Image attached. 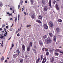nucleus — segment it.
I'll list each match as a JSON object with an SVG mask.
<instances>
[{"label":"nucleus","mask_w":63,"mask_h":63,"mask_svg":"<svg viewBox=\"0 0 63 63\" xmlns=\"http://www.w3.org/2000/svg\"><path fill=\"white\" fill-rule=\"evenodd\" d=\"M55 7L57 10H59V7L58 6V5H57V4H56L55 5Z\"/></svg>","instance_id":"nucleus-6"},{"label":"nucleus","mask_w":63,"mask_h":63,"mask_svg":"<svg viewBox=\"0 0 63 63\" xmlns=\"http://www.w3.org/2000/svg\"><path fill=\"white\" fill-rule=\"evenodd\" d=\"M40 58H38L37 60L36 61V63H39V62H40L39 60H40Z\"/></svg>","instance_id":"nucleus-15"},{"label":"nucleus","mask_w":63,"mask_h":63,"mask_svg":"<svg viewBox=\"0 0 63 63\" xmlns=\"http://www.w3.org/2000/svg\"><path fill=\"white\" fill-rule=\"evenodd\" d=\"M31 4H33L34 3V1L33 0H31Z\"/></svg>","instance_id":"nucleus-23"},{"label":"nucleus","mask_w":63,"mask_h":63,"mask_svg":"<svg viewBox=\"0 0 63 63\" xmlns=\"http://www.w3.org/2000/svg\"><path fill=\"white\" fill-rule=\"evenodd\" d=\"M27 50L28 51H30V47H27Z\"/></svg>","instance_id":"nucleus-20"},{"label":"nucleus","mask_w":63,"mask_h":63,"mask_svg":"<svg viewBox=\"0 0 63 63\" xmlns=\"http://www.w3.org/2000/svg\"><path fill=\"white\" fill-rule=\"evenodd\" d=\"M24 8L23 7V8L22 9V11H23L24 10V9H23Z\"/></svg>","instance_id":"nucleus-53"},{"label":"nucleus","mask_w":63,"mask_h":63,"mask_svg":"<svg viewBox=\"0 0 63 63\" xmlns=\"http://www.w3.org/2000/svg\"><path fill=\"white\" fill-rule=\"evenodd\" d=\"M48 50L46 48H45V51H46V52Z\"/></svg>","instance_id":"nucleus-38"},{"label":"nucleus","mask_w":63,"mask_h":63,"mask_svg":"<svg viewBox=\"0 0 63 63\" xmlns=\"http://www.w3.org/2000/svg\"><path fill=\"white\" fill-rule=\"evenodd\" d=\"M25 3H27V1L26 0L25 1Z\"/></svg>","instance_id":"nucleus-56"},{"label":"nucleus","mask_w":63,"mask_h":63,"mask_svg":"<svg viewBox=\"0 0 63 63\" xmlns=\"http://www.w3.org/2000/svg\"><path fill=\"white\" fill-rule=\"evenodd\" d=\"M51 42H52V40L51 39L50 37H48L45 40V42L46 44H48L51 43Z\"/></svg>","instance_id":"nucleus-1"},{"label":"nucleus","mask_w":63,"mask_h":63,"mask_svg":"<svg viewBox=\"0 0 63 63\" xmlns=\"http://www.w3.org/2000/svg\"><path fill=\"white\" fill-rule=\"evenodd\" d=\"M49 35L51 37H52V34L50 33H49Z\"/></svg>","instance_id":"nucleus-29"},{"label":"nucleus","mask_w":63,"mask_h":63,"mask_svg":"<svg viewBox=\"0 0 63 63\" xmlns=\"http://www.w3.org/2000/svg\"><path fill=\"white\" fill-rule=\"evenodd\" d=\"M51 52H53V50H51L50 51Z\"/></svg>","instance_id":"nucleus-46"},{"label":"nucleus","mask_w":63,"mask_h":63,"mask_svg":"<svg viewBox=\"0 0 63 63\" xmlns=\"http://www.w3.org/2000/svg\"><path fill=\"white\" fill-rule=\"evenodd\" d=\"M21 26L20 27V28H21V27H22V24H21Z\"/></svg>","instance_id":"nucleus-54"},{"label":"nucleus","mask_w":63,"mask_h":63,"mask_svg":"<svg viewBox=\"0 0 63 63\" xmlns=\"http://www.w3.org/2000/svg\"><path fill=\"white\" fill-rule=\"evenodd\" d=\"M49 52L48 51L46 53V55L47 56H48L49 55Z\"/></svg>","instance_id":"nucleus-25"},{"label":"nucleus","mask_w":63,"mask_h":63,"mask_svg":"<svg viewBox=\"0 0 63 63\" xmlns=\"http://www.w3.org/2000/svg\"><path fill=\"white\" fill-rule=\"evenodd\" d=\"M49 25L50 27L53 28L54 26V24L53 23L52 21H50L49 22Z\"/></svg>","instance_id":"nucleus-2"},{"label":"nucleus","mask_w":63,"mask_h":63,"mask_svg":"<svg viewBox=\"0 0 63 63\" xmlns=\"http://www.w3.org/2000/svg\"><path fill=\"white\" fill-rule=\"evenodd\" d=\"M42 3L43 5H45L46 4V3H45V1L44 0L42 1Z\"/></svg>","instance_id":"nucleus-13"},{"label":"nucleus","mask_w":63,"mask_h":63,"mask_svg":"<svg viewBox=\"0 0 63 63\" xmlns=\"http://www.w3.org/2000/svg\"><path fill=\"white\" fill-rule=\"evenodd\" d=\"M55 54L56 56H58L59 55V53H55Z\"/></svg>","instance_id":"nucleus-31"},{"label":"nucleus","mask_w":63,"mask_h":63,"mask_svg":"<svg viewBox=\"0 0 63 63\" xmlns=\"http://www.w3.org/2000/svg\"><path fill=\"white\" fill-rule=\"evenodd\" d=\"M58 21H59V22H62V20H61V19H58Z\"/></svg>","instance_id":"nucleus-28"},{"label":"nucleus","mask_w":63,"mask_h":63,"mask_svg":"<svg viewBox=\"0 0 63 63\" xmlns=\"http://www.w3.org/2000/svg\"><path fill=\"white\" fill-rule=\"evenodd\" d=\"M35 17V13H34L33 15L32 16V18L33 20V19H34V18Z\"/></svg>","instance_id":"nucleus-5"},{"label":"nucleus","mask_w":63,"mask_h":63,"mask_svg":"<svg viewBox=\"0 0 63 63\" xmlns=\"http://www.w3.org/2000/svg\"><path fill=\"white\" fill-rule=\"evenodd\" d=\"M55 51H57V52H60L61 51L59 49H56L55 50Z\"/></svg>","instance_id":"nucleus-14"},{"label":"nucleus","mask_w":63,"mask_h":63,"mask_svg":"<svg viewBox=\"0 0 63 63\" xmlns=\"http://www.w3.org/2000/svg\"><path fill=\"white\" fill-rule=\"evenodd\" d=\"M3 6V4L2 2L0 1V7H2Z\"/></svg>","instance_id":"nucleus-18"},{"label":"nucleus","mask_w":63,"mask_h":63,"mask_svg":"<svg viewBox=\"0 0 63 63\" xmlns=\"http://www.w3.org/2000/svg\"><path fill=\"white\" fill-rule=\"evenodd\" d=\"M4 36H1L0 37V38L1 39H3V38H4Z\"/></svg>","instance_id":"nucleus-43"},{"label":"nucleus","mask_w":63,"mask_h":63,"mask_svg":"<svg viewBox=\"0 0 63 63\" xmlns=\"http://www.w3.org/2000/svg\"><path fill=\"white\" fill-rule=\"evenodd\" d=\"M12 48H13V47H11L10 50H12Z\"/></svg>","instance_id":"nucleus-51"},{"label":"nucleus","mask_w":63,"mask_h":63,"mask_svg":"<svg viewBox=\"0 0 63 63\" xmlns=\"http://www.w3.org/2000/svg\"><path fill=\"white\" fill-rule=\"evenodd\" d=\"M1 45L2 47H3V44H1Z\"/></svg>","instance_id":"nucleus-52"},{"label":"nucleus","mask_w":63,"mask_h":63,"mask_svg":"<svg viewBox=\"0 0 63 63\" xmlns=\"http://www.w3.org/2000/svg\"><path fill=\"white\" fill-rule=\"evenodd\" d=\"M41 60H42V59H43V56L42 55H41Z\"/></svg>","instance_id":"nucleus-41"},{"label":"nucleus","mask_w":63,"mask_h":63,"mask_svg":"<svg viewBox=\"0 0 63 63\" xmlns=\"http://www.w3.org/2000/svg\"><path fill=\"white\" fill-rule=\"evenodd\" d=\"M7 60H5V62H7Z\"/></svg>","instance_id":"nucleus-64"},{"label":"nucleus","mask_w":63,"mask_h":63,"mask_svg":"<svg viewBox=\"0 0 63 63\" xmlns=\"http://www.w3.org/2000/svg\"><path fill=\"white\" fill-rule=\"evenodd\" d=\"M36 22L39 23H42V22L38 20H37L36 21Z\"/></svg>","instance_id":"nucleus-12"},{"label":"nucleus","mask_w":63,"mask_h":63,"mask_svg":"<svg viewBox=\"0 0 63 63\" xmlns=\"http://www.w3.org/2000/svg\"><path fill=\"white\" fill-rule=\"evenodd\" d=\"M4 30L5 32H6V28H4Z\"/></svg>","instance_id":"nucleus-48"},{"label":"nucleus","mask_w":63,"mask_h":63,"mask_svg":"<svg viewBox=\"0 0 63 63\" xmlns=\"http://www.w3.org/2000/svg\"><path fill=\"white\" fill-rule=\"evenodd\" d=\"M47 61V58L46 57H45L43 58V60L42 62V63H45V62H46V61Z\"/></svg>","instance_id":"nucleus-3"},{"label":"nucleus","mask_w":63,"mask_h":63,"mask_svg":"<svg viewBox=\"0 0 63 63\" xmlns=\"http://www.w3.org/2000/svg\"><path fill=\"white\" fill-rule=\"evenodd\" d=\"M31 26V25H27L26 26V27H30Z\"/></svg>","instance_id":"nucleus-35"},{"label":"nucleus","mask_w":63,"mask_h":63,"mask_svg":"<svg viewBox=\"0 0 63 63\" xmlns=\"http://www.w3.org/2000/svg\"><path fill=\"white\" fill-rule=\"evenodd\" d=\"M10 10H11V11H12V8H10Z\"/></svg>","instance_id":"nucleus-60"},{"label":"nucleus","mask_w":63,"mask_h":63,"mask_svg":"<svg viewBox=\"0 0 63 63\" xmlns=\"http://www.w3.org/2000/svg\"><path fill=\"white\" fill-rule=\"evenodd\" d=\"M45 50V48H43L42 49V51H44Z\"/></svg>","instance_id":"nucleus-39"},{"label":"nucleus","mask_w":63,"mask_h":63,"mask_svg":"<svg viewBox=\"0 0 63 63\" xmlns=\"http://www.w3.org/2000/svg\"><path fill=\"white\" fill-rule=\"evenodd\" d=\"M30 46L31 47H32V43L31 42H30L29 43Z\"/></svg>","instance_id":"nucleus-22"},{"label":"nucleus","mask_w":63,"mask_h":63,"mask_svg":"<svg viewBox=\"0 0 63 63\" xmlns=\"http://www.w3.org/2000/svg\"><path fill=\"white\" fill-rule=\"evenodd\" d=\"M4 36H6V34H4Z\"/></svg>","instance_id":"nucleus-58"},{"label":"nucleus","mask_w":63,"mask_h":63,"mask_svg":"<svg viewBox=\"0 0 63 63\" xmlns=\"http://www.w3.org/2000/svg\"><path fill=\"white\" fill-rule=\"evenodd\" d=\"M17 52H19V50L18 49H17L16 51Z\"/></svg>","instance_id":"nucleus-50"},{"label":"nucleus","mask_w":63,"mask_h":63,"mask_svg":"<svg viewBox=\"0 0 63 63\" xmlns=\"http://www.w3.org/2000/svg\"><path fill=\"white\" fill-rule=\"evenodd\" d=\"M21 3V5H22V3H23V1H21L20 2V3Z\"/></svg>","instance_id":"nucleus-45"},{"label":"nucleus","mask_w":63,"mask_h":63,"mask_svg":"<svg viewBox=\"0 0 63 63\" xmlns=\"http://www.w3.org/2000/svg\"><path fill=\"white\" fill-rule=\"evenodd\" d=\"M49 5L50 7H51V0H50L49 2Z\"/></svg>","instance_id":"nucleus-8"},{"label":"nucleus","mask_w":63,"mask_h":63,"mask_svg":"<svg viewBox=\"0 0 63 63\" xmlns=\"http://www.w3.org/2000/svg\"><path fill=\"white\" fill-rule=\"evenodd\" d=\"M47 35H45L44 36L43 38H44V39H46V38H47Z\"/></svg>","instance_id":"nucleus-32"},{"label":"nucleus","mask_w":63,"mask_h":63,"mask_svg":"<svg viewBox=\"0 0 63 63\" xmlns=\"http://www.w3.org/2000/svg\"><path fill=\"white\" fill-rule=\"evenodd\" d=\"M21 28H19L18 29V31H21Z\"/></svg>","instance_id":"nucleus-40"},{"label":"nucleus","mask_w":63,"mask_h":63,"mask_svg":"<svg viewBox=\"0 0 63 63\" xmlns=\"http://www.w3.org/2000/svg\"><path fill=\"white\" fill-rule=\"evenodd\" d=\"M58 63H62V62H58Z\"/></svg>","instance_id":"nucleus-63"},{"label":"nucleus","mask_w":63,"mask_h":63,"mask_svg":"<svg viewBox=\"0 0 63 63\" xmlns=\"http://www.w3.org/2000/svg\"><path fill=\"white\" fill-rule=\"evenodd\" d=\"M5 25H6L5 24H3L2 25V28H3V27H5Z\"/></svg>","instance_id":"nucleus-33"},{"label":"nucleus","mask_w":63,"mask_h":63,"mask_svg":"<svg viewBox=\"0 0 63 63\" xmlns=\"http://www.w3.org/2000/svg\"><path fill=\"white\" fill-rule=\"evenodd\" d=\"M22 51H23V50H24V51H25V46L24 45H22Z\"/></svg>","instance_id":"nucleus-10"},{"label":"nucleus","mask_w":63,"mask_h":63,"mask_svg":"<svg viewBox=\"0 0 63 63\" xmlns=\"http://www.w3.org/2000/svg\"><path fill=\"white\" fill-rule=\"evenodd\" d=\"M39 44L41 47H42V46H43V42H42V41H39Z\"/></svg>","instance_id":"nucleus-11"},{"label":"nucleus","mask_w":63,"mask_h":63,"mask_svg":"<svg viewBox=\"0 0 63 63\" xmlns=\"http://www.w3.org/2000/svg\"><path fill=\"white\" fill-rule=\"evenodd\" d=\"M60 53L61 54H60V55H62L63 54V51L62 52V51H61L60 52Z\"/></svg>","instance_id":"nucleus-21"},{"label":"nucleus","mask_w":63,"mask_h":63,"mask_svg":"<svg viewBox=\"0 0 63 63\" xmlns=\"http://www.w3.org/2000/svg\"><path fill=\"white\" fill-rule=\"evenodd\" d=\"M4 56H2V58L1 59V61H3V60H4Z\"/></svg>","instance_id":"nucleus-24"},{"label":"nucleus","mask_w":63,"mask_h":63,"mask_svg":"<svg viewBox=\"0 0 63 63\" xmlns=\"http://www.w3.org/2000/svg\"><path fill=\"white\" fill-rule=\"evenodd\" d=\"M5 34L6 35H7V32H6Z\"/></svg>","instance_id":"nucleus-61"},{"label":"nucleus","mask_w":63,"mask_h":63,"mask_svg":"<svg viewBox=\"0 0 63 63\" xmlns=\"http://www.w3.org/2000/svg\"><path fill=\"white\" fill-rule=\"evenodd\" d=\"M17 21V17H16L15 19V22H16V21Z\"/></svg>","instance_id":"nucleus-27"},{"label":"nucleus","mask_w":63,"mask_h":63,"mask_svg":"<svg viewBox=\"0 0 63 63\" xmlns=\"http://www.w3.org/2000/svg\"><path fill=\"white\" fill-rule=\"evenodd\" d=\"M24 14H25V15H26V12H24Z\"/></svg>","instance_id":"nucleus-59"},{"label":"nucleus","mask_w":63,"mask_h":63,"mask_svg":"<svg viewBox=\"0 0 63 63\" xmlns=\"http://www.w3.org/2000/svg\"><path fill=\"white\" fill-rule=\"evenodd\" d=\"M20 61L21 63H22V62L23 61V60L22 59L20 60Z\"/></svg>","instance_id":"nucleus-30"},{"label":"nucleus","mask_w":63,"mask_h":63,"mask_svg":"<svg viewBox=\"0 0 63 63\" xmlns=\"http://www.w3.org/2000/svg\"><path fill=\"white\" fill-rule=\"evenodd\" d=\"M33 50L34 53H35V54H36V53H37V51H36V50L34 49H33Z\"/></svg>","instance_id":"nucleus-17"},{"label":"nucleus","mask_w":63,"mask_h":63,"mask_svg":"<svg viewBox=\"0 0 63 63\" xmlns=\"http://www.w3.org/2000/svg\"><path fill=\"white\" fill-rule=\"evenodd\" d=\"M7 14H8L9 15V16H13V15H12V14H11L9 12H7Z\"/></svg>","instance_id":"nucleus-26"},{"label":"nucleus","mask_w":63,"mask_h":63,"mask_svg":"<svg viewBox=\"0 0 63 63\" xmlns=\"http://www.w3.org/2000/svg\"><path fill=\"white\" fill-rule=\"evenodd\" d=\"M19 17H20V15H19V14L18 15V20L19 19Z\"/></svg>","instance_id":"nucleus-37"},{"label":"nucleus","mask_w":63,"mask_h":63,"mask_svg":"<svg viewBox=\"0 0 63 63\" xmlns=\"http://www.w3.org/2000/svg\"><path fill=\"white\" fill-rule=\"evenodd\" d=\"M27 55H25V58H27Z\"/></svg>","instance_id":"nucleus-44"},{"label":"nucleus","mask_w":63,"mask_h":63,"mask_svg":"<svg viewBox=\"0 0 63 63\" xmlns=\"http://www.w3.org/2000/svg\"><path fill=\"white\" fill-rule=\"evenodd\" d=\"M44 10L45 11H47L48 10V8L47 6H45L44 8Z\"/></svg>","instance_id":"nucleus-7"},{"label":"nucleus","mask_w":63,"mask_h":63,"mask_svg":"<svg viewBox=\"0 0 63 63\" xmlns=\"http://www.w3.org/2000/svg\"><path fill=\"white\" fill-rule=\"evenodd\" d=\"M54 41H56V37H55L54 36Z\"/></svg>","instance_id":"nucleus-34"},{"label":"nucleus","mask_w":63,"mask_h":63,"mask_svg":"<svg viewBox=\"0 0 63 63\" xmlns=\"http://www.w3.org/2000/svg\"><path fill=\"white\" fill-rule=\"evenodd\" d=\"M38 18L39 19H42V16H41L40 15L38 17Z\"/></svg>","instance_id":"nucleus-16"},{"label":"nucleus","mask_w":63,"mask_h":63,"mask_svg":"<svg viewBox=\"0 0 63 63\" xmlns=\"http://www.w3.org/2000/svg\"><path fill=\"white\" fill-rule=\"evenodd\" d=\"M19 33H18V34H17V36H18V37H19Z\"/></svg>","instance_id":"nucleus-47"},{"label":"nucleus","mask_w":63,"mask_h":63,"mask_svg":"<svg viewBox=\"0 0 63 63\" xmlns=\"http://www.w3.org/2000/svg\"><path fill=\"white\" fill-rule=\"evenodd\" d=\"M14 44H13L12 45V47H14Z\"/></svg>","instance_id":"nucleus-57"},{"label":"nucleus","mask_w":63,"mask_h":63,"mask_svg":"<svg viewBox=\"0 0 63 63\" xmlns=\"http://www.w3.org/2000/svg\"><path fill=\"white\" fill-rule=\"evenodd\" d=\"M43 26L45 29H48V26L46 24H44Z\"/></svg>","instance_id":"nucleus-4"},{"label":"nucleus","mask_w":63,"mask_h":63,"mask_svg":"<svg viewBox=\"0 0 63 63\" xmlns=\"http://www.w3.org/2000/svg\"><path fill=\"white\" fill-rule=\"evenodd\" d=\"M20 4H19L18 6V8L19 9L20 8Z\"/></svg>","instance_id":"nucleus-36"},{"label":"nucleus","mask_w":63,"mask_h":63,"mask_svg":"<svg viewBox=\"0 0 63 63\" xmlns=\"http://www.w3.org/2000/svg\"><path fill=\"white\" fill-rule=\"evenodd\" d=\"M54 58L53 57L52 58L51 61V62L52 63H53V61H54Z\"/></svg>","instance_id":"nucleus-19"},{"label":"nucleus","mask_w":63,"mask_h":63,"mask_svg":"<svg viewBox=\"0 0 63 63\" xmlns=\"http://www.w3.org/2000/svg\"><path fill=\"white\" fill-rule=\"evenodd\" d=\"M8 26H7L6 27V28H8Z\"/></svg>","instance_id":"nucleus-62"},{"label":"nucleus","mask_w":63,"mask_h":63,"mask_svg":"<svg viewBox=\"0 0 63 63\" xmlns=\"http://www.w3.org/2000/svg\"><path fill=\"white\" fill-rule=\"evenodd\" d=\"M18 33V31H17L16 33H16Z\"/></svg>","instance_id":"nucleus-55"},{"label":"nucleus","mask_w":63,"mask_h":63,"mask_svg":"<svg viewBox=\"0 0 63 63\" xmlns=\"http://www.w3.org/2000/svg\"><path fill=\"white\" fill-rule=\"evenodd\" d=\"M56 31L58 33H59L60 32V29L59 28H56Z\"/></svg>","instance_id":"nucleus-9"},{"label":"nucleus","mask_w":63,"mask_h":63,"mask_svg":"<svg viewBox=\"0 0 63 63\" xmlns=\"http://www.w3.org/2000/svg\"><path fill=\"white\" fill-rule=\"evenodd\" d=\"M61 8H63V5H62Z\"/></svg>","instance_id":"nucleus-49"},{"label":"nucleus","mask_w":63,"mask_h":63,"mask_svg":"<svg viewBox=\"0 0 63 63\" xmlns=\"http://www.w3.org/2000/svg\"><path fill=\"white\" fill-rule=\"evenodd\" d=\"M55 3H56V1H55L54 0L53 2V3L54 4H55Z\"/></svg>","instance_id":"nucleus-42"}]
</instances>
